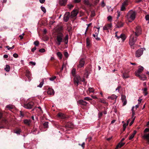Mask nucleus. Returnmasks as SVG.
<instances>
[{
  "instance_id": "1",
  "label": "nucleus",
  "mask_w": 149,
  "mask_h": 149,
  "mask_svg": "<svg viewBox=\"0 0 149 149\" xmlns=\"http://www.w3.org/2000/svg\"><path fill=\"white\" fill-rule=\"evenodd\" d=\"M138 36L132 33L130 37L129 42V44L131 48L134 49V47L137 46V45L135 44L137 38Z\"/></svg>"
},
{
  "instance_id": "2",
  "label": "nucleus",
  "mask_w": 149,
  "mask_h": 149,
  "mask_svg": "<svg viewBox=\"0 0 149 149\" xmlns=\"http://www.w3.org/2000/svg\"><path fill=\"white\" fill-rule=\"evenodd\" d=\"M136 13L135 12L130 10L126 16L127 20L129 22H131L134 20L135 18Z\"/></svg>"
},
{
  "instance_id": "3",
  "label": "nucleus",
  "mask_w": 149,
  "mask_h": 149,
  "mask_svg": "<svg viewBox=\"0 0 149 149\" xmlns=\"http://www.w3.org/2000/svg\"><path fill=\"white\" fill-rule=\"evenodd\" d=\"M63 37L64 36L62 33H58L56 36V42L58 45H60L61 43L63 42Z\"/></svg>"
},
{
  "instance_id": "4",
  "label": "nucleus",
  "mask_w": 149,
  "mask_h": 149,
  "mask_svg": "<svg viewBox=\"0 0 149 149\" xmlns=\"http://www.w3.org/2000/svg\"><path fill=\"white\" fill-rule=\"evenodd\" d=\"M74 77V84L76 86H78L79 83L81 81H83L81 79V77L78 74L76 75Z\"/></svg>"
},
{
  "instance_id": "5",
  "label": "nucleus",
  "mask_w": 149,
  "mask_h": 149,
  "mask_svg": "<svg viewBox=\"0 0 149 149\" xmlns=\"http://www.w3.org/2000/svg\"><path fill=\"white\" fill-rule=\"evenodd\" d=\"M137 36H139L141 33V27L137 26L135 28V31H133L132 33Z\"/></svg>"
},
{
  "instance_id": "6",
  "label": "nucleus",
  "mask_w": 149,
  "mask_h": 149,
  "mask_svg": "<svg viewBox=\"0 0 149 149\" xmlns=\"http://www.w3.org/2000/svg\"><path fill=\"white\" fill-rule=\"evenodd\" d=\"M34 104V103L31 102L27 103L24 104L23 107L26 109H31L32 108Z\"/></svg>"
},
{
  "instance_id": "7",
  "label": "nucleus",
  "mask_w": 149,
  "mask_h": 149,
  "mask_svg": "<svg viewBox=\"0 0 149 149\" xmlns=\"http://www.w3.org/2000/svg\"><path fill=\"white\" fill-rule=\"evenodd\" d=\"M143 49L141 48L136 51V56L137 57H140L143 54Z\"/></svg>"
},
{
  "instance_id": "8",
  "label": "nucleus",
  "mask_w": 149,
  "mask_h": 149,
  "mask_svg": "<svg viewBox=\"0 0 149 149\" xmlns=\"http://www.w3.org/2000/svg\"><path fill=\"white\" fill-rule=\"evenodd\" d=\"M144 69L143 66H139L138 70L135 72L136 76H139L140 73L142 72Z\"/></svg>"
},
{
  "instance_id": "9",
  "label": "nucleus",
  "mask_w": 149,
  "mask_h": 149,
  "mask_svg": "<svg viewBox=\"0 0 149 149\" xmlns=\"http://www.w3.org/2000/svg\"><path fill=\"white\" fill-rule=\"evenodd\" d=\"M144 133L149 132V129L148 128H146L144 131ZM143 137L147 140L149 143V133L147 134H145L143 136Z\"/></svg>"
},
{
  "instance_id": "10",
  "label": "nucleus",
  "mask_w": 149,
  "mask_h": 149,
  "mask_svg": "<svg viewBox=\"0 0 149 149\" xmlns=\"http://www.w3.org/2000/svg\"><path fill=\"white\" fill-rule=\"evenodd\" d=\"M78 13V12L77 10L74 9L71 12L70 17L72 18L75 17H76Z\"/></svg>"
},
{
  "instance_id": "11",
  "label": "nucleus",
  "mask_w": 149,
  "mask_h": 149,
  "mask_svg": "<svg viewBox=\"0 0 149 149\" xmlns=\"http://www.w3.org/2000/svg\"><path fill=\"white\" fill-rule=\"evenodd\" d=\"M85 64V60L84 58L81 59L79 61V64L78 65V67L80 68L83 67Z\"/></svg>"
},
{
  "instance_id": "12",
  "label": "nucleus",
  "mask_w": 149,
  "mask_h": 149,
  "mask_svg": "<svg viewBox=\"0 0 149 149\" xmlns=\"http://www.w3.org/2000/svg\"><path fill=\"white\" fill-rule=\"evenodd\" d=\"M70 17V13L69 12L66 13L64 16V21L65 22H67L68 20H69Z\"/></svg>"
},
{
  "instance_id": "13",
  "label": "nucleus",
  "mask_w": 149,
  "mask_h": 149,
  "mask_svg": "<svg viewBox=\"0 0 149 149\" xmlns=\"http://www.w3.org/2000/svg\"><path fill=\"white\" fill-rule=\"evenodd\" d=\"M84 100H80L77 103L79 104H80L83 105H86L88 104V103Z\"/></svg>"
},
{
  "instance_id": "14",
  "label": "nucleus",
  "mask_w": 149,
  "mask_h": 149,
  "mask_svg": "<svg viewBox=\"0 0 149 149\" xmlns=\"http://www.w3.org/2000/svg\"><path fill=\"white\" fill-rule=\"evenodd\" d=\"M111 24H108L104 26L103 27V29L104 30H108L112 27Z\"/></svg>"
},
{
  "instance_id": "15",
  "label": "nucleus",
  "mask_w": 149,
  "mask_h": 149,
  "mask_svg": "<svg viewBox=\"0 0 149 149\" xmlns=\"http://www.w3.org/2000/svg\"><path fill=\"white\" fill-rule=\"evenodd\" d=\"M57 116L61 119H65L66 117L65 115L61 113H58L57 114Z\"/></svg>"
},
{
  "instance_id": "16",
  "label": "nucleus",
  "mask_w": 149,
  "mask_h": 149,
  "mask_svg": "<svg viewBox=\"0 0 149 149\" xmlns=\"http://www.w3.org/2000/svg\"><path fill=\"white\" fill-rule=\"evenodd\" d=\"M67 0H59V3L61 6H64L66 4Z\"/></svg>"
},
{
  "instance_id": "17",
  "label": "nucleus",
  "mask_w": 149,
  "mask_h": 149,
  "mask_svg": "<svg viewBox=\"0 0 149 149\" xmlns=\"http://www.w3.org/2000/svg\"><path fill=\"white\" fill-rule=\"evenodd\" d=\"M47 93L49 95H53L54 94V92L53 89L49 88L47 91Z\"/></svg>"
},
{
  "instance_id": "18",
  "label": "nucleus",
  "mask_w": 149,
  "mask_h": 149,
  "mask_svg": "<svg viewBox=\"0 0 149 149\" xmlns=\"http://www.w3.org/2000/svg\"><path fill=\"white\" fill-rule=\"evenodd\" d=\"M139 78L141 80H145L147 79V77L144 74L140 75L139 76H136Z\"/></svg>"
},
{
  "instance_id": "19",
  "label": "nucleus",
  "mask_w": 149,
  "mask_h": 149,
  "mask_svg": "<svg viewBox=\"0 0 149 149\" xmlns=\"http://www.w3.org/2000/svg\"><path fill=\"white\" fill-rule=\"evenodd\" d=\"M26 76L28 78V81H30L31 80V74L29 70H26Z\"/></svg>"
},
{
  "instance_id": "20",
  "label": "nucleus",
  "mask_w": 149,
  "mask_h": 149,
  "mask_svg": "<svg viewBox=\"0 0 149 149\" xmlns=\"http://www.w3.org/2000/svg\"><path fill=\"white\" fill-rule=\"evenodd\" d=\"M24 123L26 125L30 126L31 123V121L30 119H25L24 120Z\"/></svg>"
},
{
  "instance_id": "21",
  "label": "nucleus",
  "mask_w": 149,
  "mask_h": 149,
  "mask_svg": "<svg viewBox=\"0 0 149 149\" xmlns=\"http://www.w3.org/2000/svg\"><path fill=\"white\" fill-rule=\"evenodd\" d=\"M83 2L87 6H91L88 0H84Z\"/></svg>"
},
{
  "instance_id": "22",
  "label": "nucleus",
  "mask_w": 149,
  "mask_h": 149,
  "mask_svg": "<svg viewBox=\"0 0 149 149\" xmlns=\"http://www.w3.org/2000/svg\"><path fill=\"white\" fill-rule=\"evenodd\" d=\"M119 38H121L123 42H124L126 38V37L124 34H121L119 36Z\"/></svg>"
},
{
  "instance_id": "23",
  "label": "nucleus",
  "mask_w": 149,
  "mask_h": 149,
  "mask_svg": "<svg viewBox=\"0 0 149 149\" xmlns=\"http://www.w3.org/2000/svg\"><path fill=\"white\" fill-rule=\"evenodd\" d=\"M117 97L115 95L113 94L112 95L110 96H109L107 98L108 99H111V100H113L115 99H116Z\"/></svg>"
},
{
  "instance_id": "24",
  "label": "nucleus",
  "mask_w": 149,
  "mask_h": 149,
  "mask_svg": "<svg viewBox=\"0 0 149 149\" xmlns=\"http://www.w3.org/2000/svg\"><path fill=\"white\" fill-rule=\"evenodd\" d=\"M4 69L6 72H9L10 69V66L9 65H6L4 68Z\"/></svg>"
},
{
  "instance_id": "25",
  "label": "nucleus",
  "mask_w": 149,
  "mask_h": 149,
  "mask_svg": "<svg viewBox=\"0 0 149 149\" xmlns=\"http://www.w3.org/2000/svg\"><path fill=\"white\" fill-rule=\"evenodd\" d=\"M122 77L124 79H127L129 77V76L126 72H125L123 74Z\"/></svg>"
},
{
  "instance_id": "26",
  "label": "nucleus",
  "mask_w": 149,
  "mask_h": 149,
  "mask_svg": "<svg viewBox=\"0 0 149 149\" xmlns=\"http://www.w3.org/2000/svg\"><path fill=\"white\" fill-rule=\"evenodd\" d=\"M68 35L67 34L66 35L64 38V41L66 44H67L68 42Z\"/></svg>"
},
{
  "instance_id": "27",
  "label": "nucleus",
  "mask_w": 149,
  "mask_h": 149,
  "mask_svg": "<svg viewBox=\"0 0 149 149\" xmlns=\"http://www.w3.org/2000/svg\"><path fill=\"white\" fill-rule=\"evenodd\" d=\"M88 90L90 93H94V89L93 88H88Z\"/></svg>"
},
{
  "instance_id": "28",
  "label": "nucleus",
  "mask_w": 149,
  "mask_h": 149,
  "mask_svg": "<svg viewBox=\"0 0 149 149\" xmlns=\"http://www.w3.org/2000/svg\"><path fill=\"white\" fill-rule=\"evenodd\" d=\"M44 82V80L43 79H42V81L40 83V84L39 85H38L37 86V87H38L40 88H41L42 87V86Z\"/></svg>"
},
{
  "instance_id": "29",
  "label": "nucleus",
  "mask_w": 149,
  "mask_h": 149,
  "mask_svg": "<svg viewBox=\"0 0 149 149\" xmlns=\"http://www.w3.org/2000/svg\"><path fill=\"white\" fill-rule=\"evenodd\" d=\"M33 134H38L39 132L38 130L37 129H34L33 131L32 132Z\"/></svg>"
},
{
  "instance_id": "30",
  "label": "nucleus",
  "mask_w": 149,
  "mask_h": 149,
  "mask_svg": "<svg viewBox=\"0 0 149 149\" xmlns=\"http://www.w3.org/2000/svg\"><path fill=\"white\" fill-rule=\"evenodd\" d=\"M71 73L73 76L74 77L76 75V69L74 68H73L72 70Z\"/></svg>"
},
{
  "instance_id": "31",
  "label": "nucleus",
  "mask_w": 149,
  "mask_h": 149,
  "mask_svg": "<svg viewBox=\"0 0 149 149\" xmlns=\"http://www.w3.org/2000/svg\"><path fill=\"white\" fill-rule=\"evenodd\" d=\"M120 12L119 11H118L116 14V18L117 19H118L119 17L120 16Z\"/></svg>"
},
{
  "instance_id": "32",
  "label": "nucleus",
  "mask_w": 149,
  "mask_h": 149,
  "mask_svg": "<svg viewBox=\"0 0 149 149\" xmlns=\"http://www.w3.org/2000/svg\"><path fill=\"white\" fill-rule=\"evenodd\" d=\"M125 144V143H119L118 145L117 146V148H118L119 147L120 148L122 146Z\"/></svg>"
},
{
  "instance_id": "33",
  "label": "nucleus",
  "mask_w": 149,
  "mask_h": 149,
  "mask_svg": "<svg viewBox=\"0 0 149 149\" xmlns=\"http://www.w3.org/2000/svg\"><path fill=\"white\" fill-rule=\"evenodd\" d=\"M44 127L45 128H47L48 127V122H45L43 124Z\"/></svg>"
},
{
  "instance_id": "34",
  "label": "nucleus",
  "mask_w": 149,
  "mask_h": 149,
  "mask_svg": "<svg viewBox=\"0 0 149 149\" xmlns=\"http://www.w3.org/2000/svg\"><path fill=\"white\" fill-rule=\"evenodd\" d=\"M57 56L60 59L62 58V54L60 52H58L56 53Z\"/></svg>"
},
{
  "instance_id": "35",
  "label": "nucleus",
  "mask_w": 149,
  "mask_h": 149,
  "mask_svg": "<svg viewBox=\"0 0 149 149\" xmlns=\"http://www.w3.org/2000/svg\"><path fill=\"white\" fill-rule=\"evenodd\" d=\"M123 26V24L121 22L118 23L117 25V26L118 28H120L122 27V26Z\"/></svg>"
},
{
  "instance_id": "36",
  "label": "nucleus",
  "mask_w": 149,
  "mask_h": 149,
  "mask_svg": "<svg viewBox=\"0 0 149 149\" xmlns=\"http://www.w3.org/2000/svg\"><path fill=\"white\" fill-rule=\"evenodd\" d=\"M40 8L41 10L43 12V13H45L46 12V10L45 8L42 6H41Z\"/></svg>"
},
{
  "instance_id": "37",
  "label": "nucleus",
  "mask_w": 149,
  "mask_h": 149,
  "mask_svg": "<svg viewBox=\"0 0 149 149\" xmlns=\"http://www.w3.org/2000/svg\"><path fill=\"white\" fill-rule=\"evenodd\" d=\"M99 101L100 102L103 103H104V104L106 103V101L104 99H101V98H100L99 99Z\"/></svg>"
},
{
  "instance_id": "38",
  "label": "nucleus",
  "mask_w": 149,
  "mask_h": 149,
  "mask_svg": "<svg viewBox=\"0 0 149 149\" xmlns=\"http://www.w3.org/2000/svg\"><path fill=\"white\" fill-rule=\"evenodd\" d=\"M84 100H85L88 101L90 100H91L92 99L91 98H90V97H85L84 98Z\"/></svg>"
},
{
  "instance_id": "39",
  "label": "nucleus",
  "mask_w": 149,
  "mask_h": 149,
  "mask_svg": "<svg viewBox=\"0 0 149 149\" xmlns=\"http://www.w3.org/2000/svg\"><path fill=\"white\" fill-rule=\"evenodd\" d=\"M125 10V6L122 5L120 8V10L121 11H124Z\"/></svg>"
},
{
  "instance_id": "40",
  "label": "nucleus",
  "mask_w": 149,
  "mask_h": 149,
  "mask_svg": "<svg viewBox=\"0 0 149 149\" xmlns=\"http://www.w3.org/2000/svg\"><path fill=\"white\" fill-rule=\"evenodd\" d=\"M95 34H96V36L95 38V39L97 40H100V38L98 37V33H97V32L95 33Z\"/></svg>"
},
{
  "instance_id": "41",
  "label": "nucleus",
  "mask_w": 149,
  "mask_h": 149,
  "mask_svg": "<svg viewBox=\"0 0 149 149\" xmlns=\"http://www.w3.org/2000/svg\"><path fill=\"white\" fill-rule=\"evenodd\" d=\"M20 132H21V131H20V130H16L14 132L15 133H16L18 135L20 134Z\"/></svg>"
},
{
  "instance_id": "42",
  "label": "nucleus",
  "mask_w": 149,
  "mask_h": 149,
  "mask_svg": "<svg viewBox=\"0 0 149 149\" xmlns=\"http://www.w3.org/2000/svg\"><path fill=\"white\" fill-rule=\"evenodd\" d=\"M145 19L146 20L148 21V23H149V15H146L145 16Z\"/></svg>"
},
{
  "instance_id": "43",
  "label": "nucleus",
  "mask_w": 149,
  "mask_h": 149,
  "mask_svg": "<svg viewBox=\"0 0 149 149\" xmlns=\"http://www.w3.org/2000/svg\"><path fill=\"white\" fill-rule=\"evenodd\" d=\"M6 48H7L8 49V50H10V49H13L14 47H15V46H13L12 47H10L9 46H7L6 47Z\"/></svg>"
},
{
  "instance_id": "44",
  "label": "nucleus",
  "mask_w": 149,
  "mask_h": 149,
  "mask_svg": "<svg viewBox=\"0 0 149 149\" xmlns=\"http://www.w3.org/2000/svg\"><path fill=\"white\" fill-rule=\"evenodd\" d=\"M121 99L123 101L124 100H126V96L124 95H122L121 96Z\"/></svg>"
},
{
  "instance_id": "45",
  "label": "nucleus",
  "mask_w": 149,
  "mask_h": 149,
  "mask_svg": "<svg viewBox=\"0 0 149 149\" xmlns=\"http://www.w3.org/2000/svg\"><path fill=\"white\" fill-rule=\"evenodd\" d=\"M86 73H85L84 75L85 76H86V77L87 78L88 77V73L87 70H85Z\"/></svg>"
},
{
  "instance_id": "46",
  "label": "nucleus",
  "mask_w": 149,
  "mask_h": 149,
  "mask_svg": "<svg viewBox=\"0 0 149 149\" xmlns=\"http://www.w3.org/2000/svg\"><path fill=\"white\" fill-rule=\"evenodd\" d=\"M86 45L87 46H88L90 45V43L89 41L88 38H87L86 39Z\"/></svg>"
},
{
  "instance_id": "47",
  "label": "nucleus",
  "mask_w": 149,
  "mask_h": 149,
  "mask_svg": "<svg viewBox=\"0 0 149 149\" xmlns=\"http://www.w3.org/2000/svg\"><path fill=\"white\" fill-rule=\"evenodd\" d=\"M56 76H54L53 77H52L49 78V80L50 81H54L56 78Z\"/></svg>"
},
{
  "instance_id": "48",
  "label": "nucleus",
  "mask_w": 149,
  "mask_h": 149,
  "mask_svg": "<svg viewBox=\"0 0 149 149\" xmlns=\"http://www.w3.org/2000/svg\"><path fill=\"white\" fill-rule=\"evenodd\" d=\"M34 44L36 46H38L39 44V42L38 41H35L34 42Z\"/></svg>"
},
{
  "instance_id": "49",
  "label": "nucleus",
  "mask_w": 149,
  "mask_h": 149,
  "mask_svg": "<svg viewBox=\"0 0 149 149\" xmlns=\"http://www.w3.org/2000/svg\"><path fill=\"white\" fill-rule=\"evenodd\" d=\"M39 52L41 53L44 52H45V50L43 48H42L39 50Z\"/></svg>"
},
{
  "instance_id": "50",
  "label": "nucleus",
  "mask_w": 149,
  "mask_h": 149,
  "mask_svg": "<svg viewBox=\"0 0 149 149\" xmlns=\"http://www.w3.org/2000/svg\"><path fill=\"white\" fill-rule=\"evenodd\" d=\"M68 6L69 9H71L73 7V6L72 4H70L68 5Z\"/></svg>"
},
{
  "instance_id": "51",
  "label": "nucleus",
  "mask_w": 149,
  "mask_h": 149,
  "mask_svg": "<svg viewBox=\"0 0 149 149\" xmlns=\"http://www.w3.org/2000/svg\"><path fill=\"white\" fill-rule=\"evenodd\" d=\"M134 136V135L132 134V135H131V136L129 137V139L130 140L132 139H133V138Z\"/></svg>"
},
{
  "instance_id": "52",
  "label": "nucleus",
  "mask_w": 149,
  "mask_h": 149,
  "mask_svg": "<svg viewBox=\"0 0 149 149\" xmlns=\"http://www.w3.org/2000/svg\"><path fill=\"white\" fill-rule=\"evenodd\" d=\"M13 56L15 58H17L18 56V55L16 53H15L13 54Z\"/></svg>"
},
{
  "instance_id": "53",
  "label": "nucleus",
  "mask_w": 149,
  "mask_h": 149,
  "mask_svg": "<svg viewBox=\"0 0 149 149\" xmlns=\"http://www.w3.org/2000/svg\"><path fill=\"white\" fill-rule=\"evenodd\" d=\"M108 20L109 21H111L112 20V17L111 16H109L107 17Z\"/></svg>"
},
{
  "instance_id": "54",
  "label": "nucleus",
  "mask_w": 149,
  "mask_h": 149,
  "mask_svg": "<svg viewBox=\"0 0 149 149\" xmlns=\"http://www.w3.org/2000/svg\"><path fill=\"white\" fill-rule=\"evenodd\" d=\"M29 63L30 64H31L33 65H35L36 64L35 62L33 61H31L29 62Z\"/></svg>"
},
{
  "instance_id": "55",
  "label": "nucleus",
  "mask_w": 149,
  "mask_h": 149,
  "mask_svg": "<svg viewBox=\"0 0 149 149\" xmlns=\"http://www.w3.org/2000/svg\"><path fill=\"white\" fill-rule=\"evenodd\" d=\"M24 35V33H23L22 34L19 36V37L21 39H22L23 38Z\"/></svg>"
},
{
  "instance_id": "56",
  "label": "nucleus",
  "mask_w": 149,
  "mask_h": 149,
  "mask_svg": "<svg viewBox=\"0 0 149 149\" xmlns=\"http://www.w3.org/2000/svg\"><path fill=\"white\" fill-rule=\"evenodd\" d=\"M134 118H134L133 119V120L130 123V124H129V125L130 126H131L133 123L134 122Z\"/></svg>"
},
{
  "instance_id": "57",
  "label": "nucleus",
  "mask_w": 149,
  "mask_h": 149,
  "mask_svg": "<svg viewBox=\"0 0 149 149\" xmlns=\"http://www.w3.org/2000/svg\"><path fill=\"white\" fill-rule=\"evenodd\" d=\"M122 5L125 6H126L127 5V1H125L123 3Z\"/></svg>"
},
{
  "instance_id": "58",
  "label": "nucleus",
  "mask_w": 149,
  "mask_h": 149,
  "mask_svg": "<svg viewBox=\"0 0 149 149\" xmlns=\"http://www.w3.org/2000/svg\"><path fill=\"white\" fill-rule=\"evenodd\" d=\"M123 101V105L125 106L126 104L127 103V101L126 100H124Z\"/></svg>"
},
{
  "instance_id": "59",
  "label": "nucleus",
  "mask_w": 149,
  "mask_h": 149,
  "mask_svg": "<svg viewBox=\"0 0 149 149\" xmlns=\"http://www.w3.org/2000/svg\"><path fill=\"white\" fill-rule=\"evenodd\" d=\"M127 125V124L126 123H124L123 125V128H126V126Z\"/></svg>"
},
{
  "instance_id": "60",
  "label": "nucleus",
  "mask_w": 149,
  "mask_h": 149,
  "mask_svg": "<svg viewBox=\"0 0 149 149\" xmlns=\"http://www.w3.org/2000/svg\"><path fill=\"white\" fill-rule=\"evenodd\" d=\"M86 140L88 141H89L91 140V137H88V138H87L86 139Z\"/></svg>"
},
{
  "instance_id": "61",
  "label": "nucleus",
  "mask_w": 149,
  "mask_h": 149,
  "mask_svg": "<svg viewBox=\"0 0 149 149\" xmlns=\"http://www.w3.org/2000/svg\"><path fill=\"white\" fill-rule=\"evenodd\" d=\"M36 47H34L33 48H32L31 49V51L32 52H34L36 49Z\"/></svg>"
},
{
  "instance_id": "62",
  "label": "nucleus",
  "mask_w": 149,
  "mask_h": 149,
  "mask_svg": "<svg viewBox=\"0 0 149 149\" xmlns=\"http://www.w3.org/2000/svg\"><path fill=\"white\" fill-rule=\"evenodd\" d=\"M101 5L102 7H104L105 6V3L104 2V1H102L101 2Z\"/></svg>"
},
{
  "instance_id": "63",
  "label": "nucleus",
  "mask_w": 149,
  "mask_h": 149,
  "mask_svg": "<svg viewBox=\"0 0 149 149\" xmlns=\"http://www.w3.org/2000/svg\"><path fill=\"white\" fill-rule=\"evenodd\" d=\"M91 16H95V12L94 11H92L91 12Z\"/></svg>"
},
{
  "instance_id": "64",
  "label": "nucleus",
  "mask_w": 149,
  "mask_h": 149,
  "mask_svg": "<svg viewBox=\"0 0 149 149\" xmlns=\"http://www.w3.org/2000/svg\"><path fill=\"white\" fill-rule=\"evenodd\" d=\"M121 88V87L120 86H118L116 89V91H119V89Z\"/></svg>"
}]
</instances>
